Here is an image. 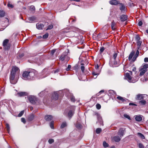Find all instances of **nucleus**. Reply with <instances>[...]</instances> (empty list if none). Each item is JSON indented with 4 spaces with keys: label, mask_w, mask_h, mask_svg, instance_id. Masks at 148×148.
Returning <instances> with one entry per match:
<instances>
[{
    "label": "nucleus",
    "mask_w": 148,
    "mask_h": 148,
    "mask_svg": "<svg viewBox=\"0 0 148 148\" xmlns=\"http://www.w3.org/2000/svg\"><path fill=\"white\" fill-rule=\"evenodd\" d=\"M118 53H115L113 55V59H111L109 62V64L110 66L114 67L117 66L119 64L117 62L115 61L116 57L117 56Z\"/></svg>",
    "instance_id": "7ed1b4c3"
},
{
    "label": "nucleus",
    "mask_w": 148,
    "mask_h": 148,
    "mask_svg": "<svg viewBox=\"0 0 148 148\" xmlns=\"http://www.w3.org/2000/svg\"><path fill=\"white\" fill-rule=\"evenodd\" d=\"M50 126L51 129H54L53 126V121H51L50 123Z\"/></svg>",
    "instance_id": "58836bf2"
},
{
    "label": "nucleus",
    "mask_w": 148,
    "mask_h": 148,
    "mask_svg": "<svg viewBox=\"0 0 148 148\" xmlns=\"http://www.w3.org/2000/svg\"><path fill=\"white\" fill-rule=\"evenodd\" d=\"M136 70V68L135 67H133V68L132 69V71H134V72Z\"/></svg>",
    "instance_id": "0e129e2a"
},
{
    "label": "nucleus",
    "mask_w": 148,
    "mask_h": 148,
    "mask_svg": "<svg viewBox=\"0 0 148 148\" xmlns=\"http://www.w3.org/2000/svg\"><path fill=\"white\" fill-rule=\"evenodd\" d=\"M75 108L74 107H73V110L69 111L68 114V116L69 117H71L73 115L74 113Z\"/></svg>",
    "instance_id": "9d476101"
},
{
    "label": "nucleus",
    "mask_w": 148,
    "mask_h": 148,
    "mask_svg": "<svg viewBox=\"0 0 148 148\" xmlns=\"http://www.w3.org/2000/svg\"><path fill=\"white\" fill-rule=\"evenodd\" d=\"M114 139L115 141L116 142H118L121 140L120 138L118 136H115L114 137Z\"/></svg>",
    "instance_id": "393cba45"
},
{
    "label": "nucleus",
    "mask_w": 148,
    "mask_h": 148,
    "mask_svg": "<svg viewBox=\"0 0 148 148\" xmlns=\"http://www.w3.org/2000/svg\"><path fill=\"white\" fill-rule=\"evenodd\" d=\"M144 95L139 94L137 95L136 97V100H141L143 98Z\"/></svg>",
    "instance_id": "a211bd4d"
},
{
    "label": "nucleus",
    "mask_w": 148,
    "mask_h": 148,
    "mask_svg": "<svg viewBox=\"0 0 148 148\" xmlns=\"http://www.w3.org/2000/svg\"><path fill=\"white\" fill-rule=\"evenodd\" d=\"M8 6L9 8H12L14 7V6L12 4L10 3V2H9L8 4Z\"/></svg>",
    "instance_id": "c03bdc74"
},
{
    "label": "nucleus",
    "mask_w": 148,
    "mask_h": 148,
    "mask_svg": "<svg viewBox=\"0 0 148 148\" xmlns=\"http://www.w3.org/2000/svg\"><path fill=\"white\" fill-rule=\"evenodd\" d=\"M66 125L67 124L66 122H63L62 124L60 127L61 128H62L66 127Z\"/></svg>",
    "instance_id": "c9c22d12"
},
{
    "label": "nucleus",
    "mask_w": 148,
    "mask_h": 148,
    "mask_svg": "<svg viewBox=\"0 0 148 148\" xmlns=\"http://www.w3.org/2000/svg\"><path fill=\"white\" fill-rule=\"evenodd\" d=\"M101 128H98L96 129V132L97 134H99L101 132Z\"/></svg>",
    "instance_id": "ea45409f"
},
{
    "label": "nucleus",
    "mask_w": 148,
    "mask_h": 148,
    "mask_svg": "<svg viewBox=\"0 0 148 148\" xmlns=\"http://www.w3.org/2000/svg\"><path fill=\"white\" fill-rule=\"evenodd\" d=\"M17 94L20 96H23L25 95V93L24 92H21L18 93Z\"/></svg>",
    "instance_id": "473e14b6"
},
{
    "label": "nucleus",
    "mask_w": 148,
    "mask_h": 148,
    "mask_svg": "<svg viewBox=\"0 0 148 148\" xmlns=\"http://www.w3.org/2000/svg\"><path fill=\"white\" fill-rule=\"evenodd\" d=\"M96 106L98 110L101 108V106L99 104H97L96 105Z\"/></svg>",
    "instance_id": "3c124183"
},
{
    "label": "nucleus",
    "mask_w": 148,
    "mask_h": 148,
    "mask_svg": "<svg viewBox=\"0 0 148 148\" xmlns=\"http://www.w3.org/2000/svg\"><path fill=\"white\" fill-rule=\"evenodd\" d=\"M54 141V140L53 139H50L49 140L48 142L50 144H51L53 143Z\"/></svg>",
    "instance_id": "603ef678"
},
{
    "label": "nucleus",
    "mask_w": 148,
    "mask_h": 148,
    "mask_svg": "<svg viewBox=\"0 0 148 148\" xmlns=\"http://www.w3.org/2000/svg\"><path fill=\"white\" fill-rule=\"evenodd\" d=\"M67 52L65 51L63 53L60 58V59L62 61L64 60L68 61L70 59L69 57L67 56Z\"/></svg>",
    "instance_id": "39448f33"
},
{
    "label": "nucleus",
    "mask_w": 148,
    "mask_h": 148,
    "mask_svg": "<svg viewBox=\"0 0 148 148\" xmlns=\"http://www.w3.org/2000/svg\"><path fill=\"white\" fill-rule=\"evenodd\" d=\"M9 42V40L8 39H6L3 42V46L7 45L9 44H10L8 43Z\"/></svg>",
    "instance_id": "bb28decb"
},
{
    "label": "nucleus",
    "mask_w": 148,
    "mask_h": 148,
    "mask_svg": "<svg viewBox=\"0 0 148 148\" xmlns=\"http://www.w3.org/2000/svg\"><path fill=\"white\" fill-rule=\"evenodd\" d=\"M53 25H49L47 29V30L50 29H51L53 28Z\"/></svg>",
    "instance_id": "4d7b16f0"
},
{
    "label": "nucleus",
    "mask_w": 148,
    "mask_h": 148,
    "mask_svg": "<svg viewBox=\"0 0 148 148\" xmlns=\"http://www.w3.org/2000/svg\"><path fill=\"white\" fill-rule=\"evenodd\" d=\"M28 19L29 21V22H32L36 20V18L34 16H32L28 18Z\"/></svg>",
    "instance_id": "5701e85b"
},
{
    "label": "nucleus",
    "mask_w": 148,
    "mask_h": 148,
    "mask_svg": "<svg viewBox=\"0 0 148 148\" xmlns=\"http://www.w3.org/2000/svg\"><path fill=\"white\" fill-rule=\"evenodd\" d=\"M130 105H132V106H137V105L135 103H130L129 104Z\"/></svg>",
    "instance_id": "680f3d73"
},
{
    "label": "nucleus",
    "mask_w": 148,
    "mask_h": 148,
    "mask_svg": "<svg viewBox=\"0 0 148 148\" xmlns=\"http://www.w3.org/2000/svg\"><path fill=\"white\" fill-rule=\"evenodd\" d=\"M56 49H53L51 50V55H53L54 53L56 52Z\"/></svg>",
    "instance_id": "49530a36"
},
{
    "label": "nucleus",
    "mask_w": 148,
    "mask_h": 148,
    "mask_svg": "<svg viewBox=\"0 0 148 148\" xmlns=\"http://www.w3.org/2000/svg\"><path fill=\"white\" fill-rule=\"evenodd\" d=\"M70 99L72 101L74 102L75 101V98L74 96H71Z\"/></svg>",
    "instance_id": "8fccbe9b"
},
{
    "label": "nucleus",
    "mask_w": 148,
    "mask_h": 148,
    "mask_svg": "<svg viewBox=\"0 0 148 148\" xmlns=\"http://www.w3.org/2000/svg\"><path fill=\"white\" fill-rule=\"evenodd\" d=\"M148 68V64H145L143 65V66L141 67V68L144 69H146L147 71V69Z\"/></svg>",
    "instance_id": "c756f323"
},
{
    "label": "nucleus",
    "mask_w": 148,
    "mask_h": 148,
    "mask_svg": "<svg viewBox=\"0 0 148 148\" xmlns=\"http://www.w3.org/2000/svg\"><path fill=\"white\" fill-rule=\"evenodd\" d=\"M24 56V54L23 53H22L21 54H20L18 56V58H21L23 57Z\"/></svg>",
    "instance_id": "864d4df0"
},
{
    "label": "nucleus",
    "mask_w": 148,
    "mask_h": 148,
    "mask_svg": "<svg viewBox=\"0 0 148 148\" xmlns=\"http://www.w3.org/2000/svg\"><path fill=\"white\" fill-rule=\"evenodd\" d=\"M127 16L125 15H122L120 17L121 21L122 22H124L127 20Z\"/></svg>",
    "instance_id": "2eb2a0df"
},
{
    "label": "nucleus",
    "mask_w": 148,
    "mask_h": 148,
    "mask_svg": "<svg viewBox=\"0 0 148 148\" xmlns=\"http://www.w3.org/2000/svg\"><path fill=\"white\" fill-rule=\"evenodd\" d=\"M112 5H116L119 3L118 1L116 0H113L110 1L109 2Z\"/></svg>",
    "instance_id": "dca6fc26"
},
{
    "label": "nucleus",
    "mask_w": 148,
    "mask_h": 148,
    "mask_svg": "<svg viewBox=\"0 0 148 148\" xmlns=\"http://www.w3.org/2000/svg\"><path fill=\"white\" fill-rule=\"evenodd\" d=\"M129 72H130V73H129L130 74V75H132V71H129Z\"/></svg>",
    "instance_id": "774afa93"
},
{
    "label": "nucleus",
    "mask_w": 148,
    "mask_h": 148,
    "mask_svg": "<svg viewBox=\"0 0 148 148\" xmlns=\"http://www.w3.org/2000/svg\"><path fill=\"white\" fill-rule=\"evenodd\" d=\"M92 74L94 75H97V74L96 73L94 72H92Z\"/></svg>",
    "instance_id": "338daca9"
},
{
    "label": "nucleus",
    "mask_w": 148,
    "mask_h": 148,
    "mask_svg": "<svg viewBox=\"0 0 148 148\" xmlns=\"http://www.w3.org/2000/svg\"><path fill=\"white\" fill-rule=\"evenodd\" d=\"M37 28L39 29H43L44 27V25L40 23H38L36 24Z\"/></svg>",
    "instance_id": "4468645a"
},
{
    "label": "nucleus",
    "mask_w": 148,
    "mask_h": 148,
    "mask_svg": "<svg viewBox=\"0 0 148 148\" xmlns=\"http://www.w3.org/2000/svg\"><path fill=\"white\" fill-rule=\"evenodd\" d=\"M59 69H57L56 70H55L54 71V73H58L59 72Z\"/></svg>",
    "instance_id": "052dcab7"
},
{
    "label": "nucleus",
    "mask_w": 148,
    "mask_h": 148,
    "mask_svg": "<svg viewBox=\"0 0 148 148\" xmlns=\"http://www.w3.org/2000/svg\"><path fill=\"white\" fill-rule=\"evenodd\" d=\"M19 69L16 66L12 67V71L10 75V83L13 84H15L17 82V80L15 79V75L16 72H19Z\"/></svg>",
    "instance_id": "f257e3e1"
},
{
    "label": "nucleus",
    "mask_w": 148,
    "mask_h": 148,
    "mask_svg": "<svg viewBox=\"0 0 148 148\" xmlns=\"http://www.w3.org/2000/svg\"><path fill=\"white\" fill-rule=\"evenodd\" d=\"M134 117L136 121L140 122L142 120V117H143V116L142 115L138 114L135 116Z\"/></svg>",
    "instance_id": "6e6552de"
},
{
    "label": "nucleus",
    "mask_w": 148,
    "mask_h": 148,
    "mask_svg": "<svg viewBox=\"0 0 148 148\" xmlns=\"http://www.w3.org/2000/svg\"><path fill=\"white\" fill-rule=\"evenodd\" d=\"M134 52L133 51H132L131 52L128 57V59L129 60H130L132 59V57L134 55Z\"/></svg>",
    "instance_id": "b1692460"
},
{
    "label": "nucleus",
    "mask_w": 148,
    "mask_h": 148,
    "mask_svg": "<svg viewBox=\"0 0 148 148\" xmlns=\"http://www.w3.org/2000/svg\"><path fill=\"white\" fill-rule=\"evenodd\" d=\"M84 64H82L81 65H83ZM81 71L82 73H84V70H85V67L84 66L82 65L81 66Z\"/></svg>",
    "instance_id": "4c0bfd02"
},
{
    "label": "nucleus",
    "mask_w": 148,
    "mask_h": 148,
    "mask_svg": "<svg viewBox=\"0 0 148 148\" xmlns=\"http://www.w3.org/2000/svg\"><path fill=\"white\" fill-rule=\"evenodd\" d=\"M138 146L139 148H144V147L143 145L141 143H139Z\"/></svg>",
    "instance_id": "5fc2aeb1"
},
{
    "label": "nucleus",
    "mask_w": 148,
    "mask_h": 148,
    "mask_svg": "<svg viewBox=\"0 0 148 148\" xmlns=\"http://www.w3.org/2000/svg\"><path fill=\"white\" fill-rule=\"evenodd\" d=\"M6 127L7 129V130L8 132L9 133V132L10 131V126L8 124H6Z\"/></svg>",
    "instance_id": "a18cd8bd"
},
{
    "label": "nucleus",
    "mask_w": 148,
    "mask_h": 148,
    "mask_svg": "<svg viewBox=\"0 0 148 148\" xmlns=\"http://www.w3.org/2000/svg\"><path fill=\"white\" fill-rule=\"evenodd\" d=\"M5 15V12L2 10H0V16L3 17Z\"/></svg>",
    "instance_id": "7c9ffc66"
},
{
    "label": "nucleus",
    "mask_w": 148,
    "mask_h": 148,
    "mask_svg": "<svg viewBox=\"0 0 148 148\" xmlns=\"http://www.w3.org/2000/svg\"><path fill=\"white\" fill-rule=\"evenodd\" d=\"M103 146L104 147H108L109 145L106 141H104L103 142Z\"/></svg>",
    "instance_id": "f704fd0d"
},
{
    "label": "nucleus",
    "mask_w": 148,
    "mask_h": 148,
    "mask_svg": "<svg viewBox=\"0 0 148 148\" xmlns=\"http://www.w3.org/2000/svg\"><path fill=\"white\" fill-rule=\"evenodd\" d=\"M111 28L113 30H115L116 28V23L113 21L111 23Z\"/></svg>",
    "instance_id": "f3484780"
},
{
    "label": "nucleus",
    "mask_w": 148,
    "mask_h": 148,
    "mask_svg": "<svg viewBox=\"0 0 148 148\" xmlns=\"http://www.w3.org/2000/svg\"><path fill=\"white\" fill-rule=\"evenodd\" d=\"M10 44L8 45H7L3 46L4 49L5 50H9L10 48Z\"/></svg>",
    "instance_id": "a878e982"
},
{
    "label": "nucleus",
    "mask_w": 148,
    "mask_h": 148,
    "mask_svg": "<svg viewBox=\"0 0 148 148\" xmlns=\"http://www.w3.org/2000/svg\"><path fill=\"white\" fill-rule=\"evenodd\" d=\"M124 130L123 128H121L119 131L118 134L121 137L124 134Z\"/></svg>",
    "instance_id": "f8f14e48"
},
{
    "label": "nucleus",
    "mask_w": 148,
    "mask_h": 148,
    "mask_svg": "<svg viewBox=\"0 0 148 148\" xmlns=\"http://www.w3.org/2000/svg\"><path fill=\"white\" fill-rule=\"evenodd\" d=\"M95 68L96 69H98V68H99V65L98 64H97V65L95 66Z\"/></svg>",
    "instance_id": "69168bd1"
},
{
    "label": "nucleus",
    "mask_w": 148,
    "mask_h": 148,
    "mask_svg": "<svg viewBox=\"0 0 148 148\" xmlns=\"http://www.w3.org/2000/svg\"><path fill=\"white\" fill-rule=\"evenodd\" d=\"M45 118L46 121H50L52 119L53 117L51 115H47L45 116Z\"/></svg>",
    "instance_id": "ddd939ff"
},
{
    "label": "nucleus",
    "mask_w": 148,
    "mask_h": 148,
    "mask_svg": "<svg viewBox=\"0 0 148 148\" xmlns=\"http://www.w3.org/2000/svg\"><path fill=\"white\" fill-rule=\"evenodd\" d=\"M144 62H148V58H145L144 59Z\"/></svg>",
    "instance_id": "e2e57ef3"
},
{
    "label": "nucleus",
    "mask_w": 148,
    "mask_h": 148,
    "mask_svg": "<svg viewBox=\"0 0 148 148\" xmlns=\"http://www.w3.org/2000/svg\"><path fill=\"white\" fill-rule=\"evenodd\" d=\"M124 116L125 117L128 119L129 120H131V118H130V116L128 115L127 114H124Z\"/></svg>",
    "instance_id": "e433bc0d"
},
{
    "label": "nucleus",
    "mask_w": 148,
    "mask_h": 148,
    "mask_svg": "<svg viewBox=\"0 0 148 148\" xmlns=\"http://www.w3.org/2000/svg\"><path fill=\"white\" fill-rule=\"evenodd\" d=\"M76 127L77 128L80 129L81 128L82 126L81 124L77 123L76 124Z\"/></svg>",
    "instance_id": "72a5a7b5"
},
{
    "label": "nucleus",
    "mask_w": 148,
    "mask_h": 148,
    "mask_svg": "<svg viewBox=\"0 0 148 148\" xmlns=\"http://www.w3.org/2000/svg\"><path fill=\"white\" fill-rule=\"evenodd\" d=\"M143 24V23L142 21H140L138 23V25L139 26H142Z\"/></svg>",
    "instance_id": "bf43d9fd"
},
{
    "label": "nucleus",
    "mask_w": 148,
    "mask_h": 148,
    "mask_svg": "<svg viewBox=\"0 0 148 148\" xmlns=\"http://www.w3.org/2000/svg\"><path fill=\"white\" fill-rule=\"evenodd\" d=\"M140 38L138 35H136L135 37V40L136 41V43L138 46V49H139L142 43V42L140 40Z\"/></svg>",
    "instance_id": "423d86ee"
},
{
    "label": "nucleus",
    "mask_w": 148,
    "mask_h": 148,
    "mask_svg": "<svg viewBox=\"0 0 148 148\" xmlns=\"http://www.w3.org/2000/svg\"><path fill=\"white\" fill-rule=\"evenodd\" d=\"M138 49L137 50V51L136 53L133 57V59H132V61H134L138 57V56L139 54V51L138 50Z\"/></svg>",
    "instance_id": "6ab92c4d"
},
{
    "label": "nucleus",
    "mask_w": 148,
    "mask_h": 148,
    "mask_svg": "<svg viewBox=\"0 0 148 148\" xmlns=\"http://www.w3.org/2000/svg\"><path fill=\"white\" fill-rule=\"evenodd\" d=\"M35 76V74L33 71H25L22 74V78L26 80L33 79Z\"/></svg>",
    "instance_id": "f03ea898"
},
{
    "label": "nucleus",
    "mask_w": 148,
    "mask_h": 148,
    "mask_svg": "<svg viewBox=\"0 0 148 148\" xmlns=\"http://www.w3.org/2000/svg\"><path fill=\"white\" fill-rule=\"evenodd\" d=\"M146 101L145 100H142L139 101V103L141 105H144L146 103Z\"/></svg>",
    "instance_id": "c85d7f7f"
},
{
    "label": "nucleus",
    "mask_w": 148,
    "mask_h": 148,
    "mask_svg": "<svg viewBox=\"0 0 148 148\" xmlns=\"http://www.w3.org/2000/svg\"><path fill=\"white\" fill-rule=\"evenodd\" d=\"M30 10L32 11H34L35 10V8L33 5L30 6Z\"/></svg>",
    "instance_id": "a19ab883"
},
{
    "label": "nucleus",
    "mask_w": 148,
    "mask_h": 148,
    "mask_svg": "<svg viewBox=\"0 0 148 148\" xmlns=\"http://www.w3.org/2000/svg\"><path fill=\"white\" fill-rule=\"evenodd\" d=\"M119 6L120 7V10L122 11H125L126 9V8L124 4L122 3H119Z\"/></svg>",
    "instance_id": "1a4fd4ad"
},
{
    "label": "nucleus",
    "mask_w": 148,
    "mask_h": 148,
    "mask_svg": "<svg viewBox=\"0 0 148 148\" xmlns=\"http://www.w3.org/2000/svg\"><path fill=\"white\" fill-rule=\"evenodd\" d=\"M141 72L140 73V75L142 76L147 71L146 69H144L140 68V70Z\"/></svg>",
    "instance_id": "412c9836"
},
{
    "label": "nucleus",
    "mask_w": 148,
    "mask_h": 148,
    "mask_svg": "<svg viewBox=\"0 0 148 148\" xmlns=\"http://www.w3.org/2000/svg\"><path fill=\"white\" fill-rule=\"evenodd\" d=\"M71 67V65H68L66 69V70L67 71H69V70Z\"/></svg>",
    "instance_id": "6e6d98bb"
},
{
    "label": "nucleus",
    "mask_w": 148,
    "mask_h": 148,
    "mask_svg": "<svg viewBox=\"0 0 148 148\" xmlns=\"http://www.w3.org/2000/svg\"><path fill=\"white\" fill-rule=\"evenodd\" d=\"M45 93L44 91H42L39 94V95L40 97L42 96Z\"/></svg>",
    "instance_id": "de8ad7c7"
},
{
    "label": "nucleus",
    "mask_w": 148,
    "mask_h": 148,
    "mask_svg": "<svg viewBox=\"0 0 148 148\" xmlns=\"http://www.w3.org/2000/svg\"><path fill=\"white\" fill-rule=\"evenodd\" d=\"M34 116L33 114H30L28 117V120L29 121H32L34 118Z\"/></svg>",
    "instance_id": "4be33fe9"
},
{
    "label": "nucleus",
    "mask_w": 148,
    "mask_h": 148,
    "mask_svg": "<svg viewBox=\"0 0 148 148\" xmlns=\"http://www.w3.org/2000/svg\"><path fill=\"white\" fill-rule=\"evenodd\" d=\"M109 94L111 96L112 95H116V92L112 90H110L108 91Z\"/></svg>",
    "instance_id": "aec40b11"
},
{
    "label": "nucleus",
    "mask_w": 148,
    "mask_h": 148,
    "mask_svg": "<svg viewBox=\"0 0 148 148\" xmlns=\"http://www.w3.org/2000/svg\"><path fill=\"white\" fill-rule=\"evenodd\" d=\"M21 121L24 123H26L25 120V119L23 118H21Z\"/></svg>",
    "instance_id": "13d9d810"
},
{
    "label": "nucleus",
    "mask_w": 148,
    "mask_h": 148,
    "mask_svg": "<svg viewBox=\"0 0 148 148\" xmlns=\"http://www.w3.org/2000/svg\"><path fill=\"white\" fill-rule=\"evenodd\" d=\"M28 99L31 103L32 104H35V103L36 98L35 97L30 96L28 97Z\"/></svg>",
    "instance_id": "0eeeda50"
},
{
    "label": "nucleus",
    "mask_w": 148,
    "mask_h": 148,
    "mask_svg": "<svg viewBox=\"0 0 148 148\" xmlns=\"http://www.w3.org/2000/svg\"><path fill=\"white\" fill-rule=\"evenodd\" d=\"M58 97V95L56 92H54L52 95V98L54 100H57Z\"/></svg>",
    "instance_id": "9b49d317"
},
{
    "label": "nucleus",
    "mask_w": 148,
    "mask_h": 148,
    "mask_svg": "<svg viewBox=\"0 0 148 148\" xmlns=\"http://www.w3.org/2000/svg\"><path fill=\"white\" fill-rule=\"evenodd\" d=\"M137 134L142 139H144L145 138V136L142 134L140 133H138Z\"/></svg>",
    "instance_id": "2f4dec72"
},
{
    "label": "nucleus",
    "mask_w": 148,
    "mask_h": 148,
    "mask_svg": "<svg viewBox=\"0 0 148 148\" xmlns=\"http://www.w3.org/2000/svg\"><path fill=\"white\" fill-rule=\"evenodd\" d=\"M48 36L49 34L48 33H47L43 36L42 37L43 39H46L48 37Z\"/></svg>",
    "instance_id": "79ce46f5"
},
{
    "label": "nucleus",
    "mask_w": 148,
    "mask_h": 148,
    "mask_svg": "<svg viewBox=\"0 0 148 148\" xmlns=\"http://www.w3.org/2000/svg\"><path fill=\"white\" fill-rule=\"evenodd\" d=\"M117 99L119 100H120L122 102H124L125 101V99L122 97L119 96H118L116 98Z\"/></svg>",
    "instance_id": "cd10ccee"
},
{
    "label": "nucleus",
    "mask_w": 148,
    "mask_h": 148,
    "mask_svg": "<svg viewBox=\"0 0 148 148\" xmlns=\"http://www.w3.org/2000/svg\"><path fill=\"white\" fill-rule=\"evenodd\" d=\"M105 48L104 47H101L100 49V53L103 52Z\"/></svg>",
    "instance_id": "09e8293b"
},
{
    "label": "nucleus",
    "mask_w": 148,
    "mask_h": 148,
    "mask_svg": "<svg viewBox=\"0 0 148 148\" xmlns=\"http://www.w3.org/2000/svg\"><path fill=\"white\" fill-rule=\"evenodd\" d=\"M24 112V110L22 111L18 114V116L19 117L21 116L23 114Z\"/></svg>",
    "instance_id": "37998d69"
},
{
    "label": "nucleus",
    "mask_w": 148,
    "mask_h": 148,
    "mask_svg": "<svg viewBox=\"0 0 148 148\" xmlns=\"http://www.w3.org/2000/svg\"><path fill=\"white\" fill-rule=\"evenodd\" d=\"M125 76L126 79L130 82L135 83L137 82L138 79V77L137 76H135L134 78H132L131 76L128 73H126Z\"/></svg>",
    "instance_id": "20e7f679"
}]
</instances>
